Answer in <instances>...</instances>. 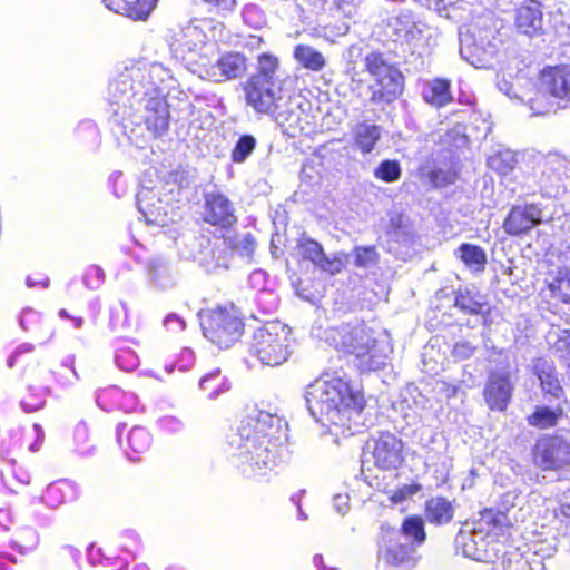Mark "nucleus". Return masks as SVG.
<instances>
[{
  "label": "nucleus",
  "mask_w": 570,
  "mask_h": 570,
  "mask_svg": "<svg viewBox=\"0 0 570 570\" xmlns=\"http://www.w3.org/2000/svg\"><path fill=\"white\" fill-rule=\"evenodd\" d=\"M171 78L160 63L137 62L126 67L108 87V101L116 122L126 130L129 125H146L155 136L169 126L168 105L161 85Z\"/></svg>",
  "instance_id": "1"
},
{
  "label": "nucleus",
  "mask_w": 570,
  "mask_h": 570,
  "mask_svg": "<svg viewBox=\"0 0 570 570\" xmlns=\"http://www.w3.org/2000/svg\"><path fill=\"white\" fill-rule=\"evenodd\" d=\"M287 424L278 415L254 409L227 436L235 466L246 476L265 475L286 456Z\"/></svg>",
  "instance_id": "2"
},
{
  "label": "nucleus",
  "mask_w": 570,
  "mask_h": 570,
  "mask_svg": "<svg viewBox=\"0 0 570 570\" xmlns=\"http://www.w3.org/2000/svg\"><path fill=\"white\" fill-rule=\"evenodd\" d=\"M305 400L311 415L323 425H345L364 407L363 395L340 377L316 380L308 385Z\"/></svg>",
  "instance_id": "3"
},
{
  "label": "nucleus",
  "mask_w": 570,
  "mask_h": 570,
  "mask_svg": "<svg viewBox=\"0 0 570 570\" xmlns=\"http://www.w3.org/2000/svg\"><path fill=\"white\" fill-rule=\"evenodd\" d=\"M527 105L533 116L556 112L570 105V66H557L544 69L539 85L533 89V97H528Z\"/></svg>",
  "instance_id": "4"
},
{
  "label": "nucleus",
  "mask_w": 570,
  "mask_h": 570,
  "mask_svg": "<svg viewBox=\"0 0 570 570\" xmlns=\"http://www.w3.org/2000/svg\"><path fill=\"white\" fill-rule=\"evenodd\" d=\"M292 330L279 321L266 322L252 337L249 352L263 365L278 366L292 354Z\"/></svg>",
  "instance_id": "5"
},
{
  "label": "nucleus",
  "mask_w": 570,
  "mask_h": 570,
  "mask_svg": "<svg viewBox=\"0 0 570 570\" xmlns=\"http://www.w3.org/2000/svg\"><path fill=\"white\" fill-rule=\"evenodd\" d=\"M169 48L177 60L185 62L194 71L195 67L200 70L203 66H208V57L216 51L215 43L209 42L204 30L194 22L180 27L173 35Z\"/></svg>",
  "instance_id": "6"
},
{
  "label": "nucleus",
  "mask_w": 570,
  "mask_h": 570,
  "mask_svg": "<svg viewBox=\"0 0 570 570\" xmlns=\"http://www.w3.org/2000/svg\"><path fill=\"white\" fill-rule=\"evenodd\" d=\"M204 336L220 348L234 345L243 335L244 323L233 304L218 306L200 317Z\"/></svg>",
  "instance_id": "7"
},
{
  "label": "nucleus",
  "mask_w": 570,
  "mask_h": 570,
  "mask_svg": "<svg viewBox=\"0 0 570 570\" xmlns=\"http://www.w3.org/2000/svg\"><path fill=\"white\" fill-rule=\"evenodd\" d=\"M501 39L490 27L471 26L460 33V55L475 68H490L499 53Z\"/></svg>",
  "instance_id": "8"
},
{
  "label": "nucleus",
  "mask_w": 570,
  "mask_h": 570,
  "mask_svg": "<svg viewBox=\"0 0 570 570\" xmlns=\"http://www.w3.org/2000/svg\"><path fill=\"white\" fill-rule=\"evenodd\" d=\"M365 67L374 78L372 88V101L391 102L403 90V76L393 65L389 63L382 53L371 52L365 57Z\"/></svg>",
  "instance_id": "9"
},
{
  "label": "nucleus",
  "mask_w": 570,
  "mask_h": 570,
  "mask_svg": "<svg viewBox=\"0 0 570 570\" xmlns=\"http://www.w3.org/2000/svg\"><path fill=\"white\" fill-rule=\"evenodd\" d=\"M374 331L364 323H346L324 332V340L336 350L352 354L355 358L372 342Z\"/></svg>",
  "instance_id": "10"
},
{
  "label": "nucleus",
  "mask_w": 570,
  "mask_h": 570,
  "mask_svg": "<svg viewBox=\"0 0 570 570\" xmlns=\"http://www.w3.org/2000/svg\"><path fill=\"white\" fill-rule=\"evenodd\" d=\"M534 464L543 471H558L570 464V442L561 435H544L533 449Z\"/></svg>",
  "instance_id": "11"
},
{
  "label": "nucleus",
  "mask_w": 570,
  "mask_h": 570,
  "mask_svg": "<svg viewBox=\"0 0 570 570\" xmlns=\"http://www.w3.org/2000/svg\"><path fill=\"white\" fill-rule=\"evenodd\" d=\"M517 380L509 367L491 370L488 374L483 399L491 411L504 412L511 403Z\"/></svg>",
  "instance_id": "12"
},
{
  "label": "nucleus",
  "mask_w": 570,
  "mask_h": 570,
  "mask_svg": "<svg viewBox=\"0 0 570 570\" xmlns=\"http://www.w3.org/2000/svg\"><path fill=\"white\" fill-rule=\"evenodd\" d=\"M282 81L250 77L245 86L246 102L258 114H273L282 100Z\"/></svg>",
  "instance_id": "13"
},
{
  "label": "nucleus",
  "mask_w": 570,
  "mask_h": 570,
  "mask_svg": "<svg viewBox=\"0 0 570 570\" xmlns=\"http://www.w3.org/2000/svg\"><path fill=\"white\" fill-rule=\"evenodd\" d=\"M366 451L381 470L397 469L403 462V442L395 434L382 432L366 442Z\"/></svg>",
  "instance_id": "14"
},
{
  "label": "nucleus",
  "mask_w": 570,
  "mask_h": 570,
  "mask_svg": "<svg viewBox=\"0 0 570 570\" xmlns=\"http://www.w3.org/2000/svg\"><path fill=\"white\" fill-rule=\"evenodd\" d=\"M137 207L148 225L164 227L175 222L173 206L155 188H140L137 193Z\"/></svg>",
  "instance_id": "15"
},
{
  "label": "nucleus",
  "mask_w": 570,
  "mask_h": 570,
  "mask_svg": "<svg viewBox=\"0 0 570 570\" xmlns=\"http://www.w3.org/2000/svg\"><path fill=\"white\" fill-rule=\"evenodd\" d=\"M568 167V161L558 154H549L540 160L537 183L542 196L553 198L564 190Z\"/></svg>",
  "instance_id": "16"
},
{
  "label": "nucleus",
  "mask_w": 570,
  "mask_h": 570,
  "mask_svg": "<svg viewBox=\"0 0 570 570\" xmlns=\"http://www.w3.org/2000/svg\"><path fill=\"white\" fill-rule=\"evenodd\" d=\"M296 249L303 259L312 262L316 267L330 275L341 273L347 263V257L344 253L336 252L327 256L322 245L308 237H302L297 243Z\"/></svg>",
  "instance_id": "17"
},
{
  "label": "nucleus",
  "mask_w": 570,
  "mask_h": 570,
  "mask_svg": "<svg viewBox=\"0 0 570 570\" xmlns=\"http://www.w3.org/2000/svg\"><path fill=\"white\" fill-rule=\"evenodd\" d=\"M212 57H208V66L198 71L216 82L240 78L247 70L246 57L240 52H227L214 62Z\"/></svg>",
  "instance_id": "18"
},
{
  "label": "nucleus",
  "mask_w": 570,
  "mask_h": 570,
  "mask_svg": "<svg viewBox=\"0 0 570 570\" xmlns=\"http://www.w3.org/2000/svg\"><path fill=\"white\" fill-rule=\"evenodd\" d=\"M392 351L389 335L374 332L372 342L356 357V365L361 372L379 371L386 365Z\"/></svg>",
  "instance_id": "19"
},
{
  "label": "nucleus",
  "mask_w": 570,
  "mask_h": 570,
  "mask_svg": "<svg viewBox=\"0 0 570 570\" xmlns=\"http://www.w3.org/2000/svg\"><path fill=\"white\" fill-rule=\"evenodd\" d=\"M234 204L219 190L205 195L204 219L213 226L229 228L237 222Z\"/></svg>",
  "instance_id": "20"
},
{
  "label": "nucleus",
  "mask_w": 570,
  "mask_h": 570,
  "mask_svg": "<svg viewBox=\"0 0 570 570\" xmlns=\"http://www.w3.org/2000/svg\"><path fill=\"white\" fill-rule=\"evenodd\" d=\"M542 222V209L537 204L513 206L504 223L503 228L511 236H519L528 233Z\"/></svg>",
  "instance_id": "21"
},
{
  "label": "nucleus",
  "mask_w": 570,
  "mask_h": 570,
  "mask_svg": "<svg viewBox=\"0 0 570 570\" xmlns=\"http://www.w3.org/2000/svg\"><path fill=\"white\" fill-rule=\"evenodd\" d=\"M531 367L533 375L540 382V387L546 399L551 401L563 396L564 390L553 361L546 357H535L532 360Z\"/></svg>",
  "instance_id": "22"
},
{
  "label": "nucleus",
  "mask_w": 570,
  "mask_h": 570,
  "mask_svg": "<svg viewBox=\"0 0 570 570\" xmlns=\"http://www.w3.org/2000/svg\"><path fill=\"white\" fill-rule=\"evenodd\" d=\"M515 28L520 33L530 38L547 32L540 3L531 0L520 6L515 11Z\"/></svg>",
  "instance_id": "23"
},
{
  "label": "nucleus",
  "mask_w": 570,
  "mask_h": 570,
  "mask_svg": "<svg viewBox=\"0 0 570 570\" xmlns=\"http://www.w3.org/2000/svg\"><path fill=\"white\" fill-rule=\"evenodd\" d=\"M397 531L387 532L383 537L384 543L379 548L380 558L389 564L401 566L412 562L414 549L406 542L400 541Z\"/></svg>",
  "instance_id": "24"
},
{
  "label": "nucleus",
  "mask_w": 570,
  "mask_h": 570,
  "mask_svg": "<svg viewBox=\"0 0 570 570\" xmlns=\"http://www.w3.org/2000/svg\"><path fill=\"white\" fill-rule=\"evenodd\" d=\"M485 544L484 537L476 529L473 532L461 530L454 539L456 552L476 561H490Z\"/></svg>",
  "instance_id": "25"
},
{
  "label": "nucleus",
  "mask_w": 570,
  "mask_h": 570,
  "mask_svg": "<svg viewBox=\"0 0 570 570\" xmlns=\"http://www.w3.org/2000/svg\"><path fill=\"white\" fill-rule=\"evenodd\" d=\"M528 85H531V81L523 75V71H519L514 77L511 72L498 76V89L511 100H518L525 105L528 97H533V89L524 88Z\"/></svg>",
  "instance_id": "26"
},
{
  "label": "nucleus",
  "mask_w": 570,
  "mask_h": 570,
  "mask_svg": "<svg viewBox=\"0 0 570 570\" xmlns=\"http://www.w3.org/2000/svg\"><path fill=\"white\" fill-rule=\"evenodd\" d=\"M106 7L132 20H146L156 8L158 0H102Z\"/></svg>",
  "instance_id": "27"
},
{
  "label": "nucleus",
  "mask_w": 570,
  "mask_h": 570,
  "mask_svg": "<svg viewBox=\"0 0 570 570\" xmlns=\"http://www.w3.org/2000/svg\"><path fill=\"white\" fill-rule=\"evenodd\" d=\"M512 524L509 515L501 509H485L480 512V519L478 521V528L480 533L485 532L487 535L491 533L495 535L504 534V531Z\"/></svg>",
  "instance_id": "28"
},
{
  "label": "nucleus",
  "mask_w": 570,
  "mask_h": 570,
  "mask_svg": "<svg viewBox=\"0 0 570 570\" xmlns=\"http://www.w3.org/2000/svg\"><path fill=\"white\" fill-rule=\"evenodd\" d=\"M380 138L381 128L375 124L363 121L353 129L354 145L362 154L372 153Z\"/></svg>",
  "instance_id": "29"
},
{
  "label": "nucleus",
  "mask_w": 570,
  "mask_h": 570,
  "mask_svg": "<svg viewBox=\"0 0 570 570\" xmlns=\"http://www.w3.org/2000/svg\"><path fill=\"white\" fill-rule=\"evenodd\" d=\"M450 81L445 79H433L426 82L422 90L425 102L434 107H443L452 100Z\"/></svg>",
  "instance_id": "30"
},
{
  "label": "nucleus",
  "mask_w": 570,
  "mask_h": 570,
  "mask_svg": "<svg viewBox=\"0 0 570 570\" xmlns=\"http://www.w3.org/2000/svg\"><path fill=\"white\" fill-rule=\"evenodd\" d=\"M293 57L299 66L313 72H318L326 66L324 55L309 45L295 46Z\"/></svg>",
  "instance_id": "31"
},
{
  "label": "nucleus",
  "mask_w": 570,
  "mask_h": 570,
  "mask_svg": "<svg viewBox=\"0 0 570 570\" xmlns=\"http://www.w3.org/2000/svg\"><path fill=\"white\" fill-rule=\"evenodd\" d=\"M148 277L149 282L160 289H168L176 285V274L173 267L161 259L150 262Z\"/></svg>",
  "instance_id": "32"
},
{
  "label": "nucleus",
  "mask_w": 570,
  "mask_h": 570,
  "mask_svg": "<svg viewBox=\"0 0 570 570\" xmlns=\"http://www.w3.org/2000/svg\"><path fill=\"white\" fill-rule=\"evenodd\" d=\"M397 534L399 539L403 538L415 550L416 547L422 546L426 540L423 519L416 515L405 518Z\"/></svg>",
  "instance_id": "33"
},
{
  "label": "nucleus",
  "mask_w": 570,
  "mask_h": 570,
  "mask_svg": "<svg viewBox=\"0 0 570 570\" xmlns=\"http://www.w3.org/2000/svg\"><path fill=\"white\" fill-rule=\"evenodd\" d=\"M454 515V509L452 503L445 498H432L426 501L425 504V517L434 524L449 523Z\"/></svg>",
  "instance_id": "34"
},
{
  "label": "nucleus",
  "mask_w": 570,
  "mask_h": 570,
  "mask_svg": "<svg viewBox=\"0 0 570 570\" xmlns=\"http://www.w3.org/2000/svg\"><path fill=\"white\" fill-rule=\"evenodd\" d=\"M563 414L564 411L560 405L556 406L554 409L542 405L537 406L534 412L527 417V421L528 424L533 428L546 430L554 428Z\"/></svg>",
  "instance_id": "35"
},
{
  "label": "nucleus",
  "mask_w": 570,
  "mask_h": 570,
  "mask_svg": "<svg viewBox=\"0 0 570 570\" xmlns=\"http://www.w3.org/2000/svg\"><path fill=\"white\" fill-rule=\"evenodd\" d=\"M415 22L416 20L410 10H402L387 19L386 32L394 38V41H402Z\"/></svg>",
  "instance_id": "36"
},
{
  "label": "nucleus",
  "mask_w": 570,
  "mask_h": 570,
  "mask_svg": "<svg viewBox=\"0 0 570 570\" xmlns=\"http://www.w3.org/2000/svg\"><path fill=\"white\" fill-rule=\"evenodd\" d=\"M455 256L472 271L480 272L484 269L487 255L478 245L464 243L455 250Z\"/></svg>",
  "instance_id": "37"
},
{
  "label": "nucleus",
  "mask_w": 570,
  "mask_h": 570,
  "mask_svg": "<svg viewBox=\"0 0 570 570\" xmlns=\"http://www.w3.org/2000/svg\"><path fill=\"white\" fill-rule=\"evenodd\" d=\"M199 389L207 393L209 400L217 399L230 389L228 380L222 375L220 370H215L199 380Z\"/></svg>",
  "instance_id": "38"
},
{
  "label": "nucleus",
  "mask_w": 570,
  "mask_h": 570,
  "mask_svg": "<svg viewBox=\"0 0 570 570\" xmlns=\"http://www.w3.org/2000/svg\"><path fill=\"white\" fill-rule=\"evenodd\" d=\"M401 42H405L414 50L425 51L432 46V29L422 21H416Z\"/></svg>",
  "instance_id": "39"
},
{
  "label": "nucleus",
  "mask_w": 570,
  "mask_h": 570,
  "mask_svg": "<svg viewBox=\"0 0 570 570\" xmlns=\"http://www.w3.org/2000/svg\"><path fill=\"white\" fill-rule=\"evenodd\" d=\"M517 154L510 149L501 148L488 158V166L499 175H509L517 166Z\"/></svg>",
  "instance_id": "40"
},
{
  "label": "nucleus",
  "mask_w": 570,
  "mask_h": 570,
  "mask_svg": "<svg viewBox=\"0 0 570 570\" xmlns=\"http://www.w3.org/2000/svg\"><path fill=\"white\" fill-rule=\"evenodd\" d=\"M347 262L351 259L352 264L357 268L374 267L380 259V254L375 246H355L350 254H345Z\"/></svg>",
  "instance_id": "41"
},
{
  "label": "nucleus",
  "mask_w": 570,
  "mask_h": 570,
  "mask_svg": "<svg viewBox=\"0 0 570 570\" xmlns=\"http://www.w3.org/2000/svg\"><path fill=\"white\" fill-rule=\"evenodd\" d=\"M547 283L553 297L570 304V272L568 269H558Z\"/></svg>",
  "instance_id": "42"
},
{
  "label": "nucleus",
  "mask_w": 570,
  "mask_h": 570,
  "mask_svg": "<svg viewBox=\"0 0 570 570\" xmlns=\"http://www.w3.org/2000/svg\"><path fill=\"white\" fill-rule=\"evenodd\" d=\"M483 305L481 297L470 289H459L455 294L454 306L466 314H481Z\"/></svg>",
  "instance_id": "43"
},
{
  "label": "nucleus",
  "mask_w": 570,
  "mask_h": 570,
  "mask_svg": "<svg viewBox=\"0 0 570 570\" xmlns=\"http://www.w3.org/2000/svg\"><path fill=\"white\" fill-rule=\"evenodd\" d=\"M547 342L551 350L559 355L560 358L570 362V330H552L547 336Z\"/></svg>",
  "instance_id": "44"
},
{
  "label": "nucleus",
  "mask_w": 570,
  "mask_h": 570,
  "mask_svg": "<svg viewBox=\"0 0 570 570\" xmlns=\"http://www.w3.org/2000/svg\"><path fill=\"white\" fill-rule=\"evenodd\" d=\"M256 146L257 140L253 135H240L230 151V160L234 164H244L254 153Z\"/></svg>",
  "instance_id": "45"
},
{
  "label": "nucleus",
  "mask_w": 570,
  "mask_h": 570,
  "mask_svg": "<svg viewBox=\"0 0 570 570\" xmlns=\"http://www.w3.org/2000/svg\"><path fill=\"white\" fill-rule=\"evenodd\" d=\"M128 446L135 453L146 452L153 442L150 433L142 426H134L127 434Z\"/></svg>",
  "instance_id": "46"
},
{
  "label": "nucleus",
  "mask_w": 570,
  "mask_h": 570,
  "mask_svg": "<svg viewBox=\"0 0 570 570\" xmlns=\"http://www.w3.org/2000/svg\"><path fill=\"white\" fill-rule=\"evenodd\" d=\"M278 69V59L269 53H263L258 57V70L253 77H262L268 81H282L276 71Z\"/></svg>",
  "instance_id": "47"
},
{
  "label": "nucleus",
  "mask_w": 570,
  "mask_h": 570,
  "mask_svg": "<svg viewBox=\"0 0 570 570\" xmlns=\"http://www.w3.org/2000/svg\"><path fill=\"white\" fill-rule=\"evenodd\" d=\"M401 174L402 168L397 160L385 159L374 169V177L384 183H394L399 180Z\"/></svg>",
  "instance_id": "48"
},
{
  "label": "nucleus",
  "mask_w": 570,
  "mask_h": 570,
  "mask_svg": "<svg viewBox=\"0 0 570 570\" xmlns=\"http://www.w3.org/2000/svg\"><path fill=\"white\" fill-rule=\"evenodd\" d=\"M429 184L434 188L445 187L451 185L456 179V174L451 169L433 168L422 171Z\"/></svg>",
  "instance_id": "49"
},
{
  "label": "nucleus",
  "mask_w": 570,
  "mask_h": 570,
  "mask_svg": "<svg viewBox=\"0 0 570 570\" xmlns=\"http://www.w3.org/2000/svg\"><path fill=\"white\" fill-rule=\"evenodd\" d=\"M232 246L240 256L249 259L255 253L256 240L250 233H245L236 236Z\"/></svg>",
  "instance_id": "50"
},
{
  "label": "nucleus",
  "mask_w": 570,
  "mask_h": 570,
  "mask_svg": "<svg viewBox=\"0 0 570 570\" xmlns=\"http://www.w3.org/2000/svg\"><path fill=\"white\" fill-rule=\"evenodd\" d=\"M115 362L117 366L125 372H131L139 365L138 355L130 348L117 351Z\"/></svg>",
  "instance_id": "51"
},
{
  "label": "nucleus",
  "mask_w": 570,
  "mask_h": 570,
  "mask_svg": "<svg viewBox=\"0 0 570 570\" xmlns=\"http://www.w3.org/2000/svg\"><path fill=\"white\" fill-rule=\"evenodd\" d=\"M105 272L99 266H90L83 275V284L90 289H97L104 283Z\"/></svg>",
  "instance_id": "52"
},
{
  "label": "nucleus",
  "mask_w": 570,
  "mask_h": 570,
  "mask_svg": "<svg viewBox=\"0 0 570 570\" xmlns=\"http://www.w3.org/2000/svg\"><path fill=\"white\" fill-rule=\"evenodd\" d=\"M389 236L392 242L403 245L404 247H410L414 243V234L410 229L401 226L390 230Z\"/></svg>",
  "instance_id": "53"
},
{
  "label": "nucleus",
  "mask_w": 570,
  "mask_h": 570,
  "mask_svg": "<svg viewBox=\"0 0 570 570\" xmlns=\"http://www.w3.org/2000/svg\"><path fill=\"white\" fill-rule=\"evenodd\" d=\"M476 347L468 341L456 342L452 348V356L456 361H464L474 355Z\"/></svg>",
  "instance_id": "54"
},
{
  "label": "nucleus",
  "mask_w": 570,
  "mask_h": 570,
  "mask_svg": "<svg viewBox=\"0 0 570 570\" xmlns=\"http://www.w3.org/2000/svg\"><path fill=\"white\" fill-rule=\"evenodd\" d=\"M11 478L14 479L20 485H27L30 483V475L23 470H12L11 476H2L4 487L12 493H17L18 490L13 487Z\"/></svg>",
  "instance_id": "55"
},
{
  "label": "nucleus",
  "mask_w": 570,
  "mask_h": 570,
  "mask_svg": "<svg viewBox=\"0 0 570 570\" xmlns=\"http://www.w3.org/2000/svg\"><path fill=\"white\" fill-rule=\"evenodd\" d=\"M461 0H435V10L440 14H444L445 17H451L452 13L455 12L456 9L461 8L459 4Z\"/></svg>",
  "instance_id": "56"
},
{
  "label": "nucleus",
  "mask_w": 570,
  "mask_h": 570,
  "mask_svg": "<svg viewBox=\"0 0 570 570\" xmlns=\"http://www.w3.org/2000/svg\"><path fill=\"white\" fill-rule=\"evenodd\" d=\"M164 326L173 333L181 332L185 328V321L177 314H168L164 318Z\"/></svg>",
  "instance_id": "57"
},
{
  "label": "nucleus",
  "mask_w": 570,
  "mask_h": 570,
  "mask_svg": "<svg viewBox=\"0 0 570 570\" xmlns=\"http://www.w3.org/2000/svg\"><path fill=\"white\" fill-rule=\"evenodd\" d=\"M553 514L560 523L564 524L566 528L570 527V503L560 502L558 507L553 509Z\"/></svg>",
  "instance_id": "58"
},
{
  "label": "nucleus",
  "mask_w": 570,
  "mask_h": 570,
  "mask_svg": "<svg viewBox=\"0 0 570 570\" xmlns=\"http://www.w3.org/2000/svg\"><path fill=\"white\" fill-rule=\"evenodd\" d=\"M519 493L515 490L505 492L500 499L499 509L508 514L510 509L517 505Z\"/></svg>",
  "instance_id": "59"
},
{
  "label": "nucleus",
  "mask_w": 570,
  "mask_h": 570,
  "mask_svg": "<svg viewBox=\"0 0 570 570\" xmlns=\"http://www.w3.org/2000/svg\"><path fill=\"white\" fill-rule=\"evenodd\" d=\"M45 399L41 395H30L21 401V406L26 412H35L42 409Z\"/></svg>",
  "instance_id": "60"
},
{
  "label": "nucleus",
  "mask_w": 570,
  "mask_h": 570,
  "mask_svg": "<svg viewBox=\"0 0 570 570\" xmlns=\"http://www.w3.org/2000/svg\"><path fill=\"white\" fill-rule=\"evenodd\" d=\"M160 425L164 430L177 433L180 432L184 428V423L181 420L175 417V416H165L160 420Z\"/></svg>",
  "instance_id": "61"
},
{
  "label": "nucleus",
  "mask_w": 570,
  "mask_h": 570,
  "mask_svg": "<svg viewBox=\"0 0 570 570\" xmlns=\"http://www.w3.org/2000/svg\"><path fill=\"white\" fill-rule=\"evenodd\" d=\"M333 507L341 515H345L350 510V497L345 493L334 495Z\"/></svg>",
  "instance_id": "62"
},
{
  "label": "nucleus",
  "mask_w": 570,
  "mask_h": 570,
  "mask_svg": "<svg viewBox=\"0 0 570 570\" xmlns=\"http://www.w3.org/2000/svg\"><path fill=\"white\" fill-rule=\"evenodd\" d=\"M266 278L267 274L264 271L257 269L249 275L248 282L254 288H263L266 283Z\"/></svg>",
  "instance_id": "63"
},
{
  "label": "nucleus",
  "mask_w": 570,
  "mask_h": 570,
  "mask_svg": "<svg viewBox=\"0 0 570 570\" xmlns=\"http://www.w3.org/2000/svg\"><path fill=\"white\" fill-rule=\"evenodd\" d=\"M33 431H35V434H36V440L33 443L30 444L29 446V450L31 452H36L40 449L43 440H45V431L43 429L41 428L40 424H37L35 423L33 426H32Z\"/></svg>",
  "instance_id": "64"
}]
</instances>
